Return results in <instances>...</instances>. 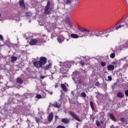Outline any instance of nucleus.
<instances>
[{
	"label": "nucleus",
	"instance_id": "nucleus-36",
	"mask_svg": "<svg viewBox=\"0 0 128 128\" xmlns=\"http://www.w3.org/2000/svg\"><path fill=\"white\" fill-rule=\"evenodd\" d=\"M0 40H4V37H2V36L0 34Z\"/></svg>",
	"mask_w": 128,
	"mask_h": 128
},
{
	"label": "nucleus",
	"instance_id": "nucleus-22",
	"mask_svg": "<svg viewBox=\"0 0 128 128\" xmlns=\"http://www.w3.org/2000/svg\"><path fill=\"white\" fill-rule=\"evenodd\" d=\"M90 106L92 110H94V102H90Z\"/></svg>",
	"mask_w": 128,
	"mask_h": 128
},
{
	"label": "nucleus",
	"instance_id": "nucleus-2",
	"mask_svg": "<svg viewBox=\"0 0 128 128\" xmlns=\"http://www.w3.org/2000/svg\"><path fill=\"white\" fill-rule=\"evenodd\" d=\"M90 32H86L84 34V36L86 37L90 36V38H92V36H96L98 38V36H100V32H102V31H98L96 29L92 28H90Z\"/></svg>",
	"mask_w": 128,
	"mask_h": 128
},
{
	"label": "nucleus",
	"instance_id": "nucleus-38",
	"mask_svg": "<svg viewBox=\"0 0 128 128\" xmlns=\"http://www.w3.org/2000/svg\"><path fill=\"white\" fill-rule=\"evenodd\" d=\"M46 77V76H41L40 78H42V80H44V78Z\"/></svg>",
	"mask_w": 128,
	"mask_h": 128
},
{
	"label": "nucleus",
	"instance_id": "nucleus-43",
	"mask_svg": "<svg viewBox=\"0 0 128 128\" xmlns=\"http://www.w3.org/2000/svg\"><path fill=\"white\" fill-rule=\"evenodd\" d=\"M92 118V120H94V118Z\"/></svg>",
	"mask_w": 128,
	"mask_h": 128
},
{
	"label": "nucleus",
	"instance_id": "nucleus-8",
	"mask_svg": "<svg viewBox=\"0 0 128 128\" xmlns=\"http://www.w3.org/2000/svg\"><path fill=\"white\" fill-rule=\"evenodd\" d=\"M54 120V114L52 112H50L48 117V122H50Z\"/></svg>",
	"mask_w": 128,
	"mask_h": 128
},
{
	"label": "nucleus",
	"instance_id": "nucleus-31",
	"mask_svg": "<svg viewBox=\"0 0 128 128\" xmlns=\"http://www.w3.org/2000/svg\"><path fill=\"white\" fill-rule=\"evenodd\" d=\"M95 86H100V82H97L96 83Z\"/></svg>",
	"mask_w": 128,
	"mask_h": 128
},
{
	"label": "nucleus",
	"instance_id": "nucleus-10",
	"mask_svg": "<svg viewBox=\"0 0 128 128\" xmlns=\"http://www.w3.org/2000/svg\"><path fill=\"white\" fill-rule=\"evenodd\" d=\"M117 96L120 98H124V92H118L117 94Z\"/></svg>",
	"mask_w": 128,
	"mask_h": 128
},
{
	"label": "nucleus",
	"instance_id": "nucleus-4",
	"mask_svg": "<svg viewBox=\"0 0 128 128\" xmlns=\"http://www.w3.org/2000/svg\"><path fill=\"white\" fill-rule=\"evenodd\" d=\"M38 44H42V39L40 38L31 39L29 42L30 46H36Z\"/></svg>",
	"mask_w": 128,
	"mask_h": 128
},
{
	"label": "nucleus",
	"instance_id": "nucleus-13",
	"mask_svg": "<svg viewBox=\"0 0 128 128\" xmlns=\"http://www.w3.org/2000/svg\"><path fill=\"white\" fill-rule=\"evenodd\" d=\"M109 116L112 120H113V122H116V117H114V114L110 113Z\"/></svg>",
	"mask_w": 128,
	"mask_h": 128
},
{
	"label": "nucleus",
	"instance_id": "nucleus-21",
	"mask_svg": "<svg viewBox=\"0 0 128 128\" xmlns=\"http://www.w3.org/2000/svg\"><path fill=\"white\" fill-rule=\"evenodd\" d=\"M102 32H100V36H102V34H106L108 33V29H106L103 31H101Z\"/></svg>",
	"mask_w": 128,
	"mask_h": 128
},
{
	"label": "nucleus",
	"instance_id": "nucleus-27",
	"mask_svg": "<svg viewBox=\"0 0 128 128\" xmlns=\"http://www.w3.org/2000/svg\"><path fill=\"white\" fill-rule=\"evenodd\" d=\"M96 124L97 126H100V121H96Z\"/></svg>",
	"mask_w": 128,
	"mask_h": 128
},
{
	"label": "nucleus",
	"instance_id": "nucleus-3",
	"mask_svg": "<svg viewBox=\"0 0 128 128\" xmlns=\"http://www.w3.org/2000/svg\"><path fill=\"white\" fill-rule=\"evenodd\" d=\"M48 58L46 57L41 56L40 58L39 61H36L33 62V64L36 68H42V66H44L46 64Z\"/></svg>",
	"mask_w": 128,
	"mask_h": 128
},
{
	"label": "nucleus",
	"instance_id": "nucleus-39",
	"mask_svg": "<svg viewBox=\"0 0 128 128\" xmlns=\"http://www.w3.org/2000/svg\"><path fill=\"white\" fill-rule=\"evenodd\" d=\"M36 122L38 124V122H40V119L36 118Z\"/></svg>",
	"mask_w": 128,
	"mask_h": 128
},
{
	"label": "nucleus",
	"instance_id": "nucleus-23",
	"mask_svg": "<svg viewBox=\"0 0 128 128\" xmlns=\"http://www.w3.org/2000/svg\"><path fill=\"white\" fill-rule=\"evenodd\" d=\"M116 57V54L114 53H112L110 54V58H114Z\"/></svg>",
	"mask_w": 128,
	"mask_h": 128
},
{
	"label": "nucleus",
	"instance_id": "nucleus-41",
	"mask_svg": "<svg viewBox=\"0 0 128 128\" xmlns=\"http://www.w3.org/2000/svg\"><path fill=\"white\" fill-rule=\"evenodd\" d=\"M79 84H82V82L80 80H78Z\"/></svg>",
	"mask_w": 128,
	"mask_h": 128
},
{
	"label": "nucleus",
	"instance_id": "nucleus-33",
	"mask_svg": "<svg viewBox=\"0 0 128 128\" xmlns=\"http://www.w3.org/2000/svg\"><path fill=\"white\" fill-rule=\"evenodd\" d=\"M37 98H42V96L40 94H37L36 95Z\"/></svg>",
	"mask_w": 128,
	"mask_h": 128
},
{
	"label": "nucleus",
	"instance_id": "nucleus-9",
	"mask_svg": "<svg viewBox=\"0 0 128 128\" xmlns=\"http://www.w3.org/2000/svg\"><path fill=\"white\" fill-rule=\"evenodd\" d=\"M52 63H50L48 65H46V66L43 68L44 70H45V71L48 70H50V68H52Z\"/></svg>",
	"mask_w": 128,
	"mask_h": 128
},
{
	"label": "nucleus",
	"instance_id": "nucleus-29",
	"mask_svg": "<svg viewBox=\"0 0 128 128\" xmlns=\"http://www.w3.org/2000/svg\"><path fill=\"white\" fill-rule=\"evenodd\" d=\"M68 26L70 28H72V24L70 22H68Z\"/></svg>",
	"mask_w": 128,
	"mask_h": 128
},
{
	"label": "nucleus",
	"instance_id": "nucleus-11",
	"mask_svg": "<svg viewBox=\"0 0 128 128\" xmlns=\"http://www.w3.org/2000/svg\"><path fill=\"white\" fill-rule=\"evenodd\" d=\"M70 120L66 118H63L62 119L61 122L64 124H70Z\"/></svg>",
	"mask_w": 128,
	"mask_h": 128
},
{
	"label": "nucleus",
	"instance_id": "nucleus-15",
	"mask_svg": "<svg viewBox=\"0 0 128 128\" xmlns=\"http://www.w3.org/2000/svg\"><path fill=\"white\" fill-rule=\"evenodd\" d=\"M107 69L108 70H114V65L112 64H109L107 66Z\"/></svg>",
	"mask_w": 128,
	"mask_h": 128
},
{
	"label": "nucleus",
	"instance_id": "nucleus-26",
	"mask_svg": "<svg viewBox=\"0 0 128 128\" xmlns=\"http://www.w3.org/2000/svg\"><path fill=\"white\" fill-rule=\"evenodd\" d=\"M81 96L82 98H86V92H82L81 93Z\"/></svg>",
	"mask_w": 128,
	"mask_h": 128
},
{
	"label": "nucleus",
	"instance_id": "nucleus-34",
	"mask_svg": "<svg viewBox=\"0 0 128 128\" xmlns=\"http://www.w3.org/2000/svg\"><path fill=\"white\" fill-rule=\"evenodd\" d=\"M125 94L126 96H128V90H125Z\"/></svg>",
	"mask_w": 128,
	"mask_h": 128
},
{
	"label": "nucleus",
	"instance_id": "nucleus-18",
	"mask_svg": "<svg viewBox=\"0 0 128 128\" xmlns=\"http://www.w3.org/2000/svg\"><path fill=\"white\" fill-rule=\"evenodd\" d=\"M72 2V0H64V4L70 5Z\"/></svg>",
	"mask_w": 128,
	"mask_h": 128
},
{
	"label": "nucleus",
	"instance_id": "nucleus-7",
	"mask_svg": "<svg viewBox=\"0 0 128 128\" xmlns=\"http://www.w3.org/2000/svg\"><path fill=\"white\" fill-rule=\"evenodd\" d=\"M78 30L82 32H90V31L89 30H88L86 28H84L82 26H78Z\"/></svg>",
	"mask_w": 128,
	"mask_h": 128
},
{
	"label": "nucleus",
	"instance_id": "nucleus-14",
	"mask_svg": "<svg viewBox=\"0 0 128 128\" xmlns=\"http://www.w3.org/2000/svg\"><path fill=\"white\" fill-rule=\"evenodd\" d=\"M60 86L62 88V90H64V92H68V88H66V86L64 84H61Z\"/></svg>",
	"mask_w": 128,
	"mask_h": 128
},
{
	"label": "nucleus",
	"instance_id": "nucleus-30",
	"mask_svg": "<svg viewBox=\"0 0 128 128\" xmlns=\"http://www.w3.org/2000/svg\"><path fill=\"white\" fill-rule=\"evenodd\" d=\"M56 128H66V127L64 126L59 125L56 126Z\"/></svg>",
	"mask_w": 128,
	"mask_h": 128
},
{
	"label": "nucleus",
	"instance_id": "nucleus-37",
	"mask_svg": "<svg viewBox=\"0 0 128 128\" xmlns=\"http://www.w3.org/2000/svg\"><path fill=\"white\" fill-rule=\"evenodd\" d=\"M125 46L126 48H128V40L126 42Z\"/></svg>",
	"mask_w": 128,
	"mask_h": 128
},
{
	"label": "nucleus",
	"instance_id": "nucleus-16",
	"mask_svg": "<svg viewBox=\"0 0 128 128\" xmlns=\"http://www.w3.org/2000/svg\"><path fill=\"white\" fill-rule=\"evenodd\" d=\"M19 4L21 8H26V5L24 4V0H20L19 2Z\"/></svg>",
	"mask_w": 128,
	"mask_h": 128
},
{
	"label": "nucleus",
	"instance_id": "nucleus-28",
	"mask_svg": "<svg viewBox=\"0 0 128 128\" xmlns=\"http://www.w3.org/2000/svg\"><path fill=\"white\" fill-rule=\"evenodd\" d=\"M120 120L122 122H126V120L124 118H120Z\"/></svg>",
	"mask_w": 128,
	"mask_h": 128
},
{
	"label": "nucleus",
	"instance_id": "nucleus-6",
	"mask_svg": "<svg viewBox=\"0 0 128 128\" xmlns=\"http://www.w3.org/2000/svg\"><path fill=\"white\" fill-rule=\"evenodd\" d=\"M69 114H70V116H72L76 120H77L78 122H81V120L80 119V118H78V115L74 114V112L70 111Z\"/></svg>",
	"mask_w": 128,
	"mask_h": 128
},
{
	"label": "nucleus",
	"instance_id": "nucleus-35",
	"mask_svg": "<svg viewBox=\"0 0 128 128\" xmlns=\"http://www.w3.org/2000/svg\"><path fill=\"white\" fill-rule=\"evenodd\" d=\"M108 79L110 81L112 80V78L110 76H108Z\"/></svg>",
	"mask_w": 128,
	"mask_h": 128
},
{
	"label": "nucleus",
	"instance_id": "nucleus-19",
	"mask_svg": "<svg viewBox=\"0 0 128 128\" xmlns=\"http://www.w3.org/2000/svg\"><path fill=\"white\" fill-rule=\"evenodd\" d=\"M18 60V57H16V56H12L11 58L10 62L12 64H13V62H16V60Z\"/></svg>",
	"mask_w": 128,
	"mask_h": 128
},
{
	"label": "nucleus",
	"instance_id": "nucleus-32",
	"mask_svg": "<svg viewBox=\"0 0 128 128\" xmlns=\"http://www.w3.org/2000/svg\"><path fill=\"white\" fill-rule=\"evenodd\" d=\"M80 64L82 66H84V62L83 61H80Z\"/></svg>",
	"mask_w": 128,
	"mask_h": 128
},
{
	"label": "nucleus",
	"instance_id": "nucleus-12",
	"mask_svg": "<svg viewBox=\"0 0 128 128\" xmlns=\"http://www.w3.org/2000/svg\"><path fill=\"white\" fill-rule=\"evenodd\" d=\"M16 82L18 84H24V80L20 78H18L16 80Z\"/></svg>",
	"mask_w": 128,
	"mask_h": 128
},
{
	"label": "nucleus",
	"instance_id": "nucleus-24",
	"mask_svg": "<svg viewBox=\"0 0 128 128\" xmlns=\"http://www.w3.org/2000/svg\"><path fill=\"white\" fill-rule=\"evenodd\" d=\"M57 40H58V42L60 44H62V42H64V40H62V39H60V38H57Z\"/></svg>",
	"mask_w": 128,
	"mask_h": 128
},
{
	"label": "nucleus",
	"instance_id": "nucleus-17",
	"mask_svg": "<svg viewBox=\"0 0 128 128\" xmlns=\"http://www.w3.org/2000/svg\"><path fill=\"white\" fill-rule=\"evenodd\" d=\"M52 106H54V108H60L61 106L60 104H58V102H56L54 104H52Z\"/></svg>",
	"mask_w": 128,
	"mask_h": 128
},
{
	"label": "nucleus",
	"instance_id": "nucleus-25",
	"mask_svg": "<svg viewBox=\"0 0 128 128\" xmlns=\"http://www.w3.org/2000/svg\"><path fill=\"white\" fill-rule=\"evenodd\" d=\"M106 62H100V65L103 68H104V66H106Z\"/></svg>",
	"mask_w": 128,
	"mask_h": 128
},
{
	"label": "nucleus",
	"instance_id": "nucleus-44",
	"mask_svg": "<svg viewBox=\"0 0 128 128\" xmlns=\"http://www.w3.org/2000/svg\"><path fill=\"white\" fill-rule=\"evenodd\" d=\"M108 35H106V38H108Z\"/></svg>",
	"mask_w": 128,
	"mask_h": 128
},
{
	"label": "nucleus",
	"instance_id": "nucleus-1",
	"mask_svg": "<svg viewBox=\"0 0 128 128\" xmlns=\"http://www.w3.org/2000/svg\"><path fill=\"white\" fill-rule=\"evenodd\" d=\"M122 24V20L120 19L114 24V26L107 28L108 33L114 32V30H118L120 28H124V26H126V24Z\"/></svg>",
	"mask_w": 128,
	"mask_h": 128
},
{
	"label": "nucleus",
	"instance_id": "nucleus-42",
	"mask_svg": "<svg viewBox=\"0 0 128 128\" xmlns=\"http://www.w3.org/2000/svg\"><path fill=\"white\" fill-rule=\"evenodd\" d=\"M66 41H67V42H68V39H66Z\"/></svg>",
	"mask_w": 128,
	"mask_h": 128
},
{
	"label": "nucleus",
	"instance_id": "nucleus-5",
	"mask_svg": "<svg viewBox=\"0 0 128 128\" xmlns=\"http://www.w3.org/2000/svg\"><path fill=\"white\" fill-rule=\"evenodd\" d=\"M50 8V1L48 2L46 6L44 8V13L45 14H50L52 12Z\"/></svg>",
	"mask_w": 128,
	"mask_h": 128
},
{
	"label": "nucleus",
	"instance_id": "nucleus-45",
	"mask_svg": "<svg viewBox=\"0 0 128 128\" xmlns=\"http://www.w3.org/2000/svg\"><path fill=\"white\" fill-rule=\"evenodd\" d=\"M0 16H1V14H0Z\"/></svg>",
	"mask_w": 128,
	"mask_h": 128
},
{
	"label": "nucleus",
	"instance_id": "nucleus-20",
	"mask_svg": "<svg viewBox=\"0 0 128 128\" xmlns=\"http://www.w3.org/2000/svg\"><path fill=\"white\" fill-rule=\"evenodd\" d=\"M71 38H78V35L74 34H70Z\"/></svg>",
	"mask_w": 128,
	"mask_h": 128
},
{
	"label": "nucleus",
	"instance_id": "nucleus-40",
	"mask_svg": "<svg viewBox=\"0 0 128 128\" xmlns=\"http://www.w3.org/2000/svg\"><path fill=\"white\" fill-rule=\"evenodd\" d=\"M54 118H55V120H57L58 116L56 115V116H54Z\"/></svg>",
	"mask_w": 128,
	"mask_h": 128
}]
</instances>
